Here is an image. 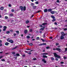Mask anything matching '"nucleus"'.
Here are the masks:
<instances>
[{"instance_id": "obj_25", "label": "nucleus", "mask_w": 67, "mask_h": 67, "mask_svg": "<svg viewBox=\"0 0 67 67\" xmlns=\"http://www.w3.org/2000/svg\"><path fill=\"white\" fill-rule=\"evenodd\" d=\"M10 32L9 31H7L6 32V34H9L10 33Z\"/></svg>"}, {"instance_id": "obj_23", "label": "nucleus", "mask_w": 67, "mask_h": 67, "mask_svg": "<svg viewBox=\"0 0 67 67\" xmlns=\"http://www.w3.org/2000/svg\"><path fill=\"white\" fill-rule=\"evenodd\" d=\"M4 9V8L3 7H1L0 8L1 10H3V9Z\"/></svg>"}, {"instance_id": "obj_50", "label": "nucleus", "mask_w": 67, "mask_h": 67, "mask_svg": "<svg viewBox=\"0 0 67 67\" xmlns=\"http://www.w3.org/2000/svg\"><path fill=\"white\" fill-rule=\"evenodd\" d=\"M66 58H67V57H64V59H65Z\"/></svg>"}, {"instance_id": "obj_26", "label": "nucleus", "mask_w": 67, "mask_h": 67, "mask_svg": "<svg viewBox=\"0 0 67 67\" xmlns=\"http://www.w3.org/2000/svg\"><path fill=\"white\" fill-rule=\"evenodd\" d=\"M56 21V19H55V18L53 19L52 20V22H54V21Z\"/></svg>"}, {"instance_id": "obj_62", "label": "nucleus", "mask_w": 67, "mask_h": 67, "mask_svg": "<svg viewBox=\"0 0 67 67\" xmlns=\"http://www.w3.org/2000/svg\"><path fill=\"white\" fill-rule=\"evenodd\" d=\"M65 51H67V48H65Z\"/></svg>"}, {"instance_id": "obj_59", "label": "nucleus", "mask_w": 67, "mask_h": 67, "mask_svg": "<svg viewBox=\"0 0 67 67\" xmlns=\"http://www.w3.org/2000/svg\"><path fill=\"white\" fill-rule=\"evenodd\" d=\"M60 63H61V64H64V62H61Z\"/></svg>"}, {"instance_id": "obj_45", "label": "nucleus", "mask_w": 67, "mask_h": 67, "mask_svg": "<svg viewBox=\"0 0 67 67\" xmlns=\"http://www.w3.org/2000/svg\"><path fill=\"white\" fill-rule=\"evenodd\" d=\"M12 12H14V10L13 9H12Z\"/></svg>"}, {"instance_id": "obj_9", "label": "nucleus", "mask_w": 67, "mask_h": 67, "mask_svg": "<svg viewBox=\"0 0 67 67\" xmlns=\"http://www.w3.org/2000/svg\"><path fill=\"white\" fill-rule=\"evenodd\" d=\"M46 45V43H43L41 44H39V46H41V45Z\"/></svg>"}, {"instance_id": "obj_11", "label": "nucleus", "mask_w": 67, "mask_h": 67, "mask_svg": "<svg viewBox=\"0 0 67 67\" xmlns=\"http://www.w3.org/2000/svg\"><path fill=\"white\" fill-rule=\"evenodd\" d=\"M44 28H45V27L43 26V28H41L39 30H42L43 31L44 29Z\"/></svg>"}, {"instance_id": "obj_38", "label": "nucleus", "mask_w": 67, "mask_h": 67, "mask_svg": "<svg viewBox=\"0 0 67 67\" xmlns=\"http://www.w3.org/2000/svg\"><path fill=\"white\" fill-rule=\"evenodd\" d=\"M56 61H58V59L57 58H56L55 59Z\"/></svg>"}, {"instance_id": "obj_36", "label": "nucleus", "mask_w": 67, "mask_h": 67, "mask_svg": "<svg viewBox=\"0 0 67 67\" xmlns=\"http://www.w3.org/2000/svg\"><path fill=\"white\" fill-rule=\"evenodd\" d=\"M5 18L6 19H8V16H5Z\"/></svg>"}, {"instance_id": "obj_34", "label": "nucleus", "mask_w": 67, "mask_h": 67, "mask_svg": "<svg viewBox=\"0 0 67 67\" xmlns=\"http://www.w3.org/2000/svg\"><path fill=\"white\" fill-rule=\"evenodd\" d=\"M33 31V30L32 29H31L30 30V32H32Z\"/></svg>"}, {"instance_id": "obj_30", "label": "nucleus", "mask_w": 67, "mask_h": 67, "mask_svg": "<svg viewBox=\"0 0 67 67\" xmlns=\"http://www.w3.org/2000/svg\"><path fill=\"white\" fill-rule=\"evenodd\" d=\"M40 12H41V10H39L38 11V12H36V13H40Z\"/></svg>"}, {"instance_id": "obj_28", "label": "nucleus", "mask_w": 67, "mask_h": 67, "mask_svg": "<svg viewBox=\"0 0 67 67\" xmlns=\"http://www.w3.org/2000/svg\"><path fill=\"white\" fill-rule=\"evenodd\" d=\"M16 55L17 56H20V54H19L18 53H16Z\"/></svg>"}, {"instance_id": "obj_35", "label": "nucleus", "mask_w": 67, "mask_h": 67, "mask_svg": "<svg viewBox=\"0 0 67 67\" xmlns=\"http://www.w3.org/2000/svg\"><path fill=\"white\" fill-rule=\"evenodd\" d=\"M35 4H38V2H35Z\"/></svg>"}, {"instance_id": "obj_39", "label": "nucleus", "mask_w": 67, "mask_h": 67, "mask_svg": "<svg viewBox=\"0 0 67 67\" xmlns=\"http://www.w3.org/2000/svg\"><path fill=\"white\" fill-rule=\"evenodd\" d=\"M41 40L43 41V42H45V40L43 39H41Z\"/></svg>"}, {"instance_id": "obj_63", "label": "nucleus", "mask_w": 67, "mask_h": 67, "mask_svg": "<svg viewBox=\"0 0 67 67\" xmlns=\"http://www.w3.org/2000/svg\"><path fill=\"white\" fill-rule=\"evenodd\" d=\"M36 58H35L33 59V60H36Z\"/></svg>"}, {"instance_id": "obj_44", "label": "nucleus", "mask_w": 67, "mask_h": 67, "mask_svg": "<svg viewBox=\"0 0 67 67\" xmlns=\"http://www.w3.org/2000/svg\"><path fill=\"white\" fill-rule=\"evenodd\" d=\"M16 34L15 33L14 34V36H16Z\"/></svg>"}, {"instance_id": "obj_54", "label": "nucleus", "mask_w": 67, "mask_h": 67, "mask_svg": "<svg viewBox=\"0 0 67 67\" xmlns=\"http://www.w3.org/2000/svg\"><path fill=\"white\" fill-rule=\"evenodd\" d=\"M2 46V44L1 43H0V46Z\"/></svg>"}, {"instance_id": "obj_40", "label": "nucleus", "mask_w": 67, "mask_h": 67, "mask_svg": "<svg viewBox=\"0 0 67 67\" xmlns=\"http://www.w3.org/2000/svg\"><path fill=\"white\" fill-rule=\"evenodd\" d=\"M10 38H8L7 39V41L8 42H9V41H10Z\"/></svg>"}, {"instance_id": "obj_48", "label": "nucleus", "mask_w": 67, "mask_h": 67, "mask_svg": "<svg viewBox=\"0 0 67 67\" xmlns=\"http://www.w3.org/2000/svg\"><path fill=\"white\" fill-rule=\"evenodd\" d=\"M28 54H29V55H31L32 53H31V52H29L28 53Z\"/></svg>"}, {"instance_id": "obj_17", "label": "nucleus", "mask_w": 67, "mask_h": 67, "mask_svg": "<svg viewBox=\"0 0 67 67\" xmlns=\"http://www.w3.org/2000/svg\"><path fill=\"white\" fill-rule=\"evenodd\" d=\"M44 12H47V9H45L44 10Z\"/></svg>"}, {"instance_id": "obj_49", "label": "nucleus", "mask_w": 67, "mask_h": 67, "mask_svg": "<svg viewBox=\"0 0 67 67\" xmlns=\"http://www.w3.org/2000/svg\"><path fill=\"white\" fill-rule=\"evenodd\" d=\"M12 54H15V52H13L12 53Z\"/></svg>"}, {"instance_id": "obj_33", "label": "nucleus", "mask_w": 67, "mask_h": 67, "mask_svg": "<svg viewBox=\"0 0 67 67\" xmlns=\"http://www.w3.org/2000/svg\"><path fill=\"white\" fill-rule=\"evenodd\" d=\"M51 60H54V58H51Z\"/></svg>"}, {"instance_id": "obj_60", "label": "nucleus", "mask_w": 67, "mask_h": 67, "mask_svg": "<svg viewBox=\"0 0 67 67\" xmlns=\"http://www.w3.org/2000/svg\"><path fill=\"white\" fill-rule=\"evenodd\" d=\"M3 27V26H0V28H2Z\"/></svg>"}, {"instance_id": "obj_24", "label": "nucleus", "mask_w": 67, "mask_h": 67, "mask_svg": "<svg viewBox=\"0 0 67 67\" xmlns=\"http://www.w3.org/2000/svg\"><path fill=\"white\" fill-rule=\"evenodd\" d=\"M16 33H17V34L18 35V34H19V31H15Z\"/></svg>"}, {"instance_id": "obj_5", "label": "nucleus", "mask_w": 67, "mask_h": 67, "mask_svg": "<svg viewBox=\"0 0 67 67\" xmlns=\"http://www.w3.org/2000/svg\"><path fill=\"white\" fill-rule=\"evenodd\" d=\"M61 35L63 36H65L66 35V33L64 34V32H61Z\"/></svg>"}, {"instance_id": "obj_58", "label": "nucleus", "mask_w": 67, "mask_h": 67, "mask_svg": "<svg viewBox=\"0 0 67 67\" xmlns=\"http://www.w3.org/2000/svg\"><path fill=\"white\" fill-rule=\"evenodd\" d=\"M31 49H26V50H31Z\"/></svg>"}, {"instance_id": "obj_20", "label": "nucleus", "mask_w": 67, "mask_h": 67, "mask_svg": "<svg viewBox=\"0 0 67 67\" xmlns=\"http://www.w3.org/2000/svg\"><path fill=\"white\" fill-rule=\"evenodd\" d=\"M29 45H30V46H32L33 44L32 43H29Z\"/></svg>"}, {"instance_id": "obj_37", "label": "nucleus", "mask_w": 67, "mask_h": 67, "mask_svg": "<svg viewBox=\"0 0 67 67\" xmlns=\"http://www.w3.org/2000/svg\"><path fill=\"white\" fill-rule=\"evenodd\" d=\"M50 47H46V49H49V48H50Z\"/></svg>"}, {"instance_id": "obj_7", "label": "nucleus", "mask_w": 67, "mask_h": 67, "mask_svg": "<svg viewBox=\"0 0 67 67\" xmlns=\"http://www.w3.org/2000/svg\"><path fill=\"white\" fill-rule=\"evenodd\" d=\"M9 42L10 43H12H12H14V41H13V40H9Z\"/></svg>"}, {"instance_id": "obj_43", "label": "nucleus", "mask_w": 67, "mask_h": 67, "mask_svg": "<svg viewBox=\"0 0 67 67\" xmlns=\"http://www.w3.org/2000/svg\"><path fill=\"white\" fill-rule=\"evenodd\" d=\"M18 47L16 46L14 48L12 49H15V48H16Z\"/></svg>"}, {"instance_id": "obj_47", "label": "nucleus", "mask_w": 67, "mask_h": 67, "mask_svg": "<svg viewBox=\"0 0 67 67\" xmlns=\"http://www.w3.org/2000/svg\"><path fill=\"white\" fill-rule=\"evenodd\" d=\"M57 3H59V0H57Z\"/></svg>"}, {"instance_id": "obj_14", "label": "nucleus", "mask_w": 67, "mask_h": 67, "mask_svg": "<svg viewBox=\"0 0 67 67\" xmlns=\"http://www.w3.org/2000/svg\"><path fill=\"white\" fill-rule=\"evenodd\" d=\"M29 22H30V21H29V20H27L25 22L26 24H28V23H29Z\"/></svg>"}, {"instance_id": "obj_55", "label": "nucleus", "mask_w": 67, "mask_h": 67, "mask_svg": "<svg viewBox=\"0 0 67 67\" xmlns=\"http://www.w3.org/2000/svg\"><path fill=\"white\" fill-rule=\"evenodd\" d=\"M40 27H43V26L42 25H40Z\"/></svg>"}, {"instance_id": "obj_6", "label": "nucleus", "mask_w": 67, "mask_h": 67, "mask_svg": "<svg viewBox=\"0 0 67 67\" xmlns=\"http://www.w3.org/2000/svg\"><path fill=\"white\" fill-rule=\"evenodd\" d=\"M27 33H28V30H27L26 29L24 30V33L25 34H26Z\"/></svg>"}, {"instance_id": "obj_51", "label": "nucleus", "mask_w": 67, "mask_h": 67, "mask_svg": "<svg viewBox=\"0 0 67 67\" xmlns=\"http://www.w3.org/2000/svg\"><path fill=\"white\" fill-rule=\"evenodd\" d=\"M8 6L9 7H11V4H9L8 5Z\"/></svg>"}, {"instance_id": "obj_16", "label": "nucleus", "mask_w": 67, "mask_h": 67, "mask_svg": "<svg viewBox=\"0 0 67 67\" xmlns=\"http://www.w3.org/2000/svg\"><path fill=\"white\" fill-rule=\"evenodd\" d=\"M34 5V3H31L30 4V5L31 7H33V5Z\"/></svg>"}, {"instance_id": "obj_64", "label": "nucleus", "mask_w": 67, "mask_h": 67, "mask_svg": "<svg viewBox=\"0 0 67 67\" xmlns=\"http://www.w3.org/2000/svg\"><path fill=\"white\" fill-rule=\"evenodd\" d=\"M2 43V41L0 40V43Z\"/></svg>"}, {"instance_id": "obj_22", "label": "nucleus", "mask_w": 67, "mask_h": 67, "mask_svg": "<svg viewBox=\"0 0 67 67\" xmlns=\"http://www.w3.org/2000/svg\"><path fill=\"white\" fill-rule=\"evenodd\" d=\"M9 15L11 17V16H13V14L12 13L10 14Z\"/></svg>"}, {"instance_id": "obj_21", "label": "nucleus", "mask_w": 67, "mask_h": 67, "mask_svg": "<svg viewBox=\"0 0 67 67\" xmlns=\"http://www.w3.org/2000/svg\"><path fill=\"white\" fill-rule=\"evenodd\" d=\"M51 18H52V19H55V17L54 16H53V15H51Z\"/></svg>"}, {"instance_id": "obj_10", "label": "nucleus", "mask_w": 67, "mask_h": 67, "mask_svg": "<svg viewBox=\"0 0 67 67\" xmlns=\"http://www.w3.org/2000/svg\"><path fill=\"white\" fill-rule=\"evenodd\" d=\"M63 36V35H61V36L60 37V39L61 40H63L64 38V36Z\"/></svg>"}, {"instance_id": "obj_46", "label": "nucleus", "mask_w": 67, "mask_h": 67, "mask_svg": "<svg viewBox=\"0 0 67 67\" xmlns=\"http://www.w3.org/2000/svg\"><path fill=\"white\" fill-rule=\"evenodd\" d=\"M1 60H2V61H5V60H4V59H1Z\"/></svg>"}, {"instance_id": "obj_56", "label": "nucleus", "mask_w": 67, "mask_h": 67, "mask_svg": "<svg viewBox=\"0 0 67 67\" xmlns=\"http://www.w3.org/2000/svg\"><path fill=\"white\" fill-rule=\"evenodd\" d=\"M25 54H23L22 55V57H25Z\"/></svg>"}, {"instance_id": "obj_18", "label": "nucleus", "mask_w": 67, "mask_h": 67, "mask_svg": "<svg viewBox=\"0 0 67 67\" xmlns=\"http://www.w3.org/2000/svg\"><path fill=\"white\" fill-rule=\"evenodd\" d=\"M47 24L46 23H42V25H47Z\"/></svg>"}, {"instance_id": "obj_52", "label": "nucleus", "mask_w": 67, "mask_h": 67, "mask_svg": "<svg viewBox=\"0 0 67 67\" xmlns=\"http://www.w3.org/2000/svg\"><path fill=\"white\" fill-rule=\"evenodd\" d=\"M48 12H51V9H48Z\"/></svg>"}, {"instance_id": "obj_8", "label": "nucleus", "mask_w": 67, "mask_h": 67, "mask_svg": "<svg viewBox=\"0 0 67 67\" xmlns=\"http://www.w3.org/2000/svg\"><path fill=\"white\" fill-rule=\"evenodd\" d=\"M52 9H51V13L52 14H53L55 13V11H52Z\"/></svg>"}, {"instance_id": "obj_31", "label": "nucleus", "mask_w": 67, "mask_h": 67, "mask_svg": "<svg viewBox=\"0 0 67 67\" xmlns=\"http://www.w3.org/2000/svg\"><path fill=\"white\" fill-rule=\"evenodd\" d=\"M58 45H59V43H56L55 44V45H56V46H57Z\"/></svg>"}, {"instance_id": "obj_53", "label": "nucleus", "mask_w": 67, "mask_h": 67, "mask_svg": "<svg viewBox=\"0 0 67 67\" xmlns=\"http://www.w3.org/2000/svg\"><path fill=\"white\" fill-rule=\"evenodd\" d=\"M54 24L55 25H57V23H56V22L54 23Z\"/></svg>"}, {"instance_id": "obj_13", "label": "nucleus", "mask_w": 67, "mask_h": 67, "mask_svg": "<svg viewBox=\"0 0 67 67\" xmlns=\"http://www.w3.org/2000/svg\"><path fill=\"white\" fill-rule=\"evenodd\" d=\"M37 8V6H33L32 7V8L34 9H36Z\"/></svg>"}, {"instance_id": "obj_27", "label": "nucleus", "mask_w": 67, "mask_h": 67, "mask_svg": "<svg viewBox=\"0 0 67 67\" xmlns=\"http://www.w3.org/2000/svg\"><path fill=\"white\" fill-rule=\"evenodd\" d=\"M26 37L27 38H30V36H26Z\"/></svg>"}, {"instance_id": "obj_41", "label": "nucleus", "mask_w": 67, "mask_h": 67, "mask_svg": "<svg viewBox=\"0 0 67 67\" xmlns=\"http://www.w3.org/2000/svg\"><path fill=\"white\" fill-rule=\"evenodd\" d=\"M39 38H40V37H37L36 39H37V40H39Z\"/></svg>"}, {"instance_id": "obj_19", "label": "nucleus", "mask_w": 67, "mask_h": 67, "mask_svg": "<svg viewBox=\"0 0 67 67\" xmlns=\"http://www.w3.org/2000/svg\"><path fill=\"white\" fill-rule=\"evenodd\" d=\"M42 62H44V63H46V61L44 59H42Z\"/></svg>"}, {"instance_id": "obj_2", "label": "nucleus", "mask_w": 67, "mask_h": 67, "mask_svg": "<svg viewBox=\"0 0 67 67\" xmlns=\"http://www.w3.org/2000/svg\"><path fill=\"white\" fill-rule=\"evenodd\" d=\"M53 54L54 56L55 57H57V58H60L61 59V57H60V55H59L57 54V53H53Z\"/></svg>"}, {"instance_id": "obj_3", "label": "nucleus", "mask_w": 67, "mask_h": 67, "mask_svg": "<svg viewBox=\"0 0 67 67\" xmlns=\"http://www.w3.org/2000/svg\"><path fill=\"white\" fill-rule=\"evenodd\" d=\"M53 51H58L59 52H61V49L59 48H57L56 49L55 48H54L53 49Z\"/></svg>"}, {"instance_id": "obj_42", "label": "nucleus", "mask_w": 67, "mask_h": 67, "mask_svg": "<svg viewBox=\"0 0 67 67\" xmlns=\"http://www.w3.org/2000/svg\"><path fill=\"white\" fill-rule=\"evenodd\" d=\"M64 31H67V28H65L64 29Z\"/></svg>"}, {"instance_id": "obj_1", "label": "nucleus", "mask_w": 67, "mask_h": 67, "mask_svg": "<svg viewBox=\"0 0 67 67\" xmlns=\"http://www.w3.org/2000/svg\"><path fill=\"white\" fill-rule=\"evenodd\" d=\"M20 8L21 10V11H22L24 10V11H25L26 10V6H24L23 7V6H20Z\"/></svg>"}, {"instance_id": "obj_29", "label": "nucleus", "mask_w": 67, "mask_h": 67, "mask_svg": "<svg viewBox=\"0 0 67 67\" xmlns=\"http://www.w3.org/2000/svg\"><path fill=\"white\" fill-rule=\"evenodd\" d=\"M10 31L11 32H13V30L12 29H11L10 30Z\"/></svg>"}, {"instance_id": "obj_61", "label": "nucleus", "mask_w": 67, "mask_h": 67, "mask_svg": "<svg viewBox=\"0 0 67 67\" xmlns=\"http://www.w3.org/2000/svg\"><path fill=\"white\" fill-rule=\"evenodd\" d=\"M25 53H28V52H27V51H25Z\"/></svg>"}, {"instance_id": "obj_32", "label": "nucleus", "mask_w": 67, "mask_h": 67, "mask_svg": "<svg viewBox=\"0 0 67 67\" xmlns=\"http://www.w3.org/2000/svg\"><path fill=\"white\" fill-rule=\"evenodd\" d=\"M42 55H47V54H48V53H42Z\"/></svg>"}, {"instance_id": "obj_4", "label": "nucleus", "mask_w": 67, "mask_h": 67, "mask_svg": "<svg viewBox=\"0 0 67 67\" xmlns=\"http://www.w3.org/2000/svg\"><path fill=\"white\" fill-rule=\"evenodd\" d=\"M4 29H3V31H6V29H7V27L6 26H4L3 27Z\"/></svg>"}, {"instance_id": "obj_57", "label": "nucleus", "mask_w": 67, "mask_h": 67, "mask_svg": "<svg viewBox=\"0 0 67 67\" xmlns=\"http://www.w3.org/2000/svg\"><path fill=\"white\" fill-rule=\"evenodd\" d=\"M3 57V56H1L0 57V59H1V58H2Z\"/></svg>"}, {"instance_id": "obj_15", "label": "nucleus", "mask_w": 67, "mask_h": 67, "mask_svg": "<svg viewBox=\"0 0 67 67\" xmlns=\"http://www.w3.org/2000/svg\"><path fill=\"white\" fill-rule=\"evenodd\" d=\"M42 57L43 58H47V56L46 55H43Z\"/></svg>"}, {"instance_id": "obj_12", "label": "nucleus", "mask_w": 67, "mask_h": 67, "mask_svg": "<svg viewBox=\"0 0 67 67\" xmlns=\"http://www.w3.org/2000/svg\"><path fill=\"white\" fill-rule=\"evenodd\" d=\"M5 45H6L7 46H8V45H9V43L6 42L5 43Z\"/></svg>"}]
</instances>
